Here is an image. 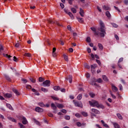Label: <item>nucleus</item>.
<instances>
[{
  "label": "nucleus",
  "instance_id": "nucleus-1",
  "mask_svg": "<svg viewBox=\"0 0 128 128\" xmlns=\"http://www.w3.org/2000/svg\"><path fill=\"white\" fill-rule=\"evenodd\" d=\"M100 27L97 28L98 31H96V29L94 27H91L90 30L94 32L95 36H99L100 34V36L102 38H104V34H106V26L102 20H100Z\"/></svg>",
  "mask_w": 128,
  "mask_h": 128
},
{
  "label": "nucleus",
  "instance_id": "nucleus-2",
  "mask_svg": "<svg viewBox=\"0 0 128 128\" xmlns=\"http://www.w3.org/2000/svg\"><path fill=\"white\" fill-rule=\"evenodd\" d=\"M89 104L91 106H96L98 108H102V110H104V105L98 104V102L96 100L89 101Z\"/></svg>",
  "mask_w": 128,
  "mask_h": 128
},
{
  "label": "nucleus",
  "instance_id": "nucleus-3",
  "mask_svg": "<svg viewBox=\"0 0 128 128\" xmlns=\"http://www.w3.org/2000/svg\"><path fill=\"white\" fill-rule=\"evenodd\" d=\"M42 86H44L46 88V86H50V80H46L42 82V83L40 84Z\"/></svg>",
  "mask_w": 128,
  "mask_h": 128
},
{
  "label": "nucleus",
  "instance_id": "nucleus-4",
  "mask_svg": "<svg viewBox=\"0 0 128 128\" xmlns=\"http://www.w3.org/2000/svg\"><path fill=\"white\" fill-rule=\"evenodd\" d=\"M73 102L76 106H78V108H82V102L74 100Z\"/></svg>",
  "mask_w": 128,
  "mask_h": 128
},
{
  "label": "nucleus",
  "instance_id": "nucleus-5",
  "mask_svg": "<svg viewBox=\"0 0 128 128\" xmlns=\"http://www.w3.org/2000/svg\"><path fill=\"white\" fill-rule=\"evenodd\" d=\"M91 112H92L95 114H100V112L96 108H92Z\"/></svg>",
  "mask_w": 128,
  "mask_h": 128
},
{
  "label": "nucleus",
  "instance_id": "nucleus-6",
  "mask_svg": "<svg viewBox=\"0 0 128 128\" xmlns=\"http://www.w3.org/2000/svg\"><path fill=\"white\" fill-rule=\"evenodd\" d=\"M68 77H66L65 78V80H69V82L70 84H72V75H68Z\"/></svg>",
  "mask_w": 128,
  "mask_h": 128
},
{
  "label": "nucleus",
  "instance_id": "nucleus-7",
  "mask_svg": "<svg viewBox=\"0 0 128 128\" xmlns=\"http://www.w3.org/2000/svg\"><path fill=\"white\" fill-rule=\"evenodd\" d=\"M36 111L38 112H44V109L40 107H37L36 108Z\"/></svg>",
  "mask_w": 128,
  "mask_h": 128
},
{
  "label": "nucleus",
  "instance_id": "nucleus-8",
  "mask_svg": "<svg viewBox=\"0 0 128 128\" xmlns=\"http://www.w3.org/2000/svg\"><path fill=\"white\" fill-rule=\"evenodd\" d=\"M12 95L10 93H6L4 94V97L5 98H12Z\"/></svg>",
  "mask_w": 128,
  "mask_h": 128
},
{
  "label": "nucleus",
  "instance_id": "nucleus-9",
  "mask_svg": "<svg viewBox=\"0 0 128 128\" xmlns=\"http://www.w3.org/2000/svg\"><path fill=\"white\" fill-rule=\"evenodd\" d=\"M12 90L16 94V96H20V93L17 90L14 89V88H12Z\"/></svg>",
  "mask_w": 128,
  "mask_h": 128
},
{
  "label": "nucleus",
  "instance_id": "nucleus-10",
  "mask_svg": "<svg viewBox=\"0 0 128 128\" xmlns=\"http://www.w3.org/2000/svg\"><path fill=\"white\" fill-rule=\"evenodd\" d=\"M22 120L23 124H28V120H26V118L25 117H22Z\"/></svg>",
  "mask_w": 128,
  "mask_h": 128
},
{
  "label": "nucleus",
  "instance_id": "nucleus-11",
  "mask_svg": "<svg viewBox=\"0 0 128 128\" xmlns=\"http://www.w3.org/2000/svg\"><path fill=\"white\" fill-rule=\"evenodd\" d=\"M112 90H114V92H118V88H116V86H114V84H112Z\"/></svg>",
  "mask_w": 128,
  "mask_h": 128
},
{
  "label": "nucleus",
  "instance_id": "nucleus-12",
  "mask_svg": "<svg viewBox=\"0 0 128 128\" xmlns=\"http://www.w3.org/2000/svg\"><path fill=\"white\" fill-rule=\"evenodd\" d=\"M102 80L105 82H108V77L106 75H103L102 76Z\"/></svg>",
  "mask_w": 128,
  "mask_h": 128
},
{
  "label": "nucleus",
  "instance_id": "nucleus-13",
  "mask_svg": "<svg viewBox=\"0 0 128 128\" xmlns=\"http://www.w3.org/2000/svg\"><path fill=\"white\" fill-rule=\"evenodd\" d=\"M113 124L115 128H120V124H118L116 122L113 123Z\"/></svg>",
  "mask_w": 128,
  "mask_h": 128
},
{
  "label": "nucleus",
  "instance_id": "nucleus-14",
  "mask_svg": "<svg viewBox=\"0 0 128 128\" xmlns=\"http://www.w3.org/2000/svg\"><path fill=\"white\" fill-rule=\"evenodd\" d=\"M76 18L78 22H80V23L84 22V20H82V18L77 16Z\"/></svg>",
  "mask_w": 128,
  "mask_h": 128
},
{
  "label": "nucleus",
  "instance_id": "nucleus-15",
  "mask_svg": "<svg viewBox=\"0 0 128 128\" xmlns=\"http://www.w3.org/2000/svg\"><path fill=\"white\" fill-rule=\"evenodd\" d=\"M6 106H7L8 108H9L10 110H14V109L12 108V105H10V104H6Z\"/></svg>",
  "mask_w": 128,
  "mask_h": 128
},
{
  "label": "nucleus",
  "instance_id": "nucleus-16",
  "mask_svg": "<svg viewBox=\"0 0 128 128\" xmlns=\"http://www.w3.org/2000/svg\"><path fill=\"white\" fill-rule=\"evenodd\" d=\"M51 107L52 108V110H56V106L54 103L51 104Z\"/></svg>",
  "mask_w": 128,
  "mask_h": 128
},
{
  "label": "nucleus",
  "instance_id": "nucleus-17",
  "mask_svg": "<svg viewBox=\"0 0 128 128\" xmlns=\"http://www.w3.org/2000/svg\"><path fill=\"white\" fill-rule=\"evenodd\" d=\"M68 14L70 18H71L72 20H74V15L72 14V13L71 12H68Z\"/></svg>",
  "mask_w": 128,
  "mask_h": 128
},
{
  "label": "nucleus",
  "instance_id": "nucleus-18",
  "mask_svg": "<svg viewBox=\"0 0 128 128\" xmlns=\"http://www.w3.org/2000/svg\"><path fill=\"white\" fill-rule=\"evenodd\" d=\"M63 56L64 58V60L66 62H68V56H66V54H63Z\"/></svg>",
  "mask_w": 128,
  "mask_h": 128
},
{
  "label": "nucleus",
  "instance_id": "nucleus-19",
  "mask_svg": "<svg viewBox=\"0 0 128 128\" xmlns=\"http://www.w3.org/2000/svg\"><path fill=\"white\" fill-rule=\"evenodd\" d=\"M42 92H48V90L46 88H41Z\"/></svg>",
  "mask_w": 128,
  "mask_h": 128
},
{
  "label": "nucleus",
  "instance_id": "nucleus-20",
  "mask_svg": "<svg viewBox=\"0 0 128 128\" xmlns=\"http://www.w3.org/2000/svg\"><path fill=\"white\" fill-rule=\"evenodd\" d=\"M34 122L36 124H38V126H40V122L38 121L36 118H33Z\"/></svg>",
  "mask_w": 128,
  "mask_h": 128
},
{
  "label": "nucleus",
  "instance_id": "nucleus-21",
  "mask_svg": "<svg viewBox=\"0 0 128 128\" xmlns=\"http://www.w3.org/2000/svg\"><path fill=\"white\" fill-rule=\"evenodd\" d=\"M56 106H57V108H62L64 106L62 104H58Z\"/></svg>",
  "mask_w": 128,
  "mask_h": 128
},
{
  "label": "nucleus",
  "instance_id": "nucleus-22",
  "mask_svg": "<svg viewBox=\"0 0 128 128\" xmlns=\"http://www.w3.org/2000/svg\"><path fill=\"white\" fill-rule=\"evenodd\" d=\"M106 16H107V18H110V16H112L110 13V12L108 11L106 12Z\"/></svg>",
  "mask_w": 128,
  "mask_h": 128
},
{
  "label": "nucleus",
  "instance_id": "nucleus-23",
  "mask_svg": "<svg viewBox=\"0 0 128 128\" xmlns=\"http://www.w3.org/2000/svg\"><path fill=\"white\" fill-rule=\"evenodd\" d=\"M54 90H60V86H55L54 87Z\"/></svg>",
  "mask_w": 128,
  "mask_h": 128
},
{
  "label": "nucleus",
  "instance_id": "nucleus-24",
  "mask_svg": "<svg viewBox=\"0 0 128 128\" xmlns=\"http://www.w3.org/2000/svg\"><path fill=\"white\" fill-rule=\"evenodd\" d=\"M5 78H6V80H8V82H10V78L9 76L6 74H4Z\"/></svg>",
  "mask_w": 128,
  "mask_h": 128
},
{
  "label": "nucleus",
  "instance_id": "nucleus-25",
  "mask_svg": "<svg viewBox=\"0 0 128 128\" xmlns=\"http://www.w3.org/2000/svg\"><path fill=\"white\" fill-rule=\"evenodd\" d=\"M104 10H110V7H108V6H106V5L104 6H102Z\"/></svg>",
  "mask_w": 128,
  "mask_h": 128
},
{
  "label": "nucleus",
  "instance_id": "nucleus-26",
  "mask_svg": "<svg viewBox=\"0 0 128 128\" xmlns=\"http://www.w3.org/2000/svg\"><path fill=\"white\" fill-rule=\"evenodd\" d=\"M84 68H88V70H90V66L88 64H87V63H84Z\"/></svg>",
  "mask_w": 128,
  "mask_h": 128
},
{
  "label": "nucleus",
  "instance_id": "nucleus-27",
  "mask_svg": "<svg viewBox=\"0 0 128 128\" xmlns=\"http://www.w3.org/2000/svg\"><path fill=\"white\" fill-rule=\"evenodd\" d=\"M51 98H52V100H60V98H58V97H56L54 96H52Z\"/></svg>",
  "mask_w": 128,
  "mask_h": 128
},
{
  "label": "nucleus",
  "instance_id": "nucleus-28",
  "mask_svg": "<svg viewBox=\"0 0 128 128\" xmlns=\"http://www.w3.org/2000/svg\"><path fill=\"white\" fill-rule=\"evenodd\" d=\"M8 120H11L12 122H16V119H14V118H8Z\"/></svg>",
  "mask_w": 128,
  "mask_h": 128
},
{
  "label": "nucleus",
  "instance_id": "nucleus-29",
  "mask_svg": "<svg viewBox=\"0 0 128 128\" xmlns=\"http://www.w3.org/2000/svg\"><path fill=\"white\" fill-rule=\"evenodd\" d=\"M38 105L41 106V108H46V106L44 104V102H39Z\"/></svg>",
  "mask_w": 128,
  "mask_h": 128
},
{
  "label": "nucleus",
  "instance_id": "nucleus-30",
  "mask_svg": "<svg viewBox=\"0 0 128 128\" xmlns=\"http://www.w3.org/2000/svg\"><path fill=\"white\" fill-rule=\"evenodd\" d=\"M77 98L78 100H80L82 98V94H79L77 97Z\"/></svg>",
  "mask_w": 128,
  "mask_h": 128
},
{
  "label": "nucleus",
  "instance_id": "nucleus-31",
  "mask_svg": "<svg viewBox=\"0 0 128 128\" xmlns=\"http://www.w3.org/2000/svg\"><path fill=\"white\" fill-rule=\"evenodd\" d=\"M71 11L72 12H73V14H76V10L74 8H71Z\"/></svg>",
  "mask_w": 128,
  "mask_h": 128
},
{
  "label": "nucleus",
  "instance_id": "nucleus-32",
  "mask_svg": "<svg viewBox=\"0 0 128 128\" xmlns=\"http://www.w3.org/2000/svg\"><path fill=\"white\" fill-rule=\"evenodd\" d=\"M38 82H44V78L40 77L38 78Z\"/></svg>",
  "mask_w": 128,
  "mask_h": 128
},
{
  "label": "nucleus",
  "instance_id": "nucleus-33",
  "mask_svg": "<svg viewBox=\"0 0 128 128\" xmlns=\"http://www.w3.org/2000/svg\"><path fill=\"white\" fill-rule=\"evenodd\" d=\"M86 42H92V40L90 39V36L87 37V38L86 39Z\"/></svg>",
  "mask_w": 128,
  "mask_h": 128
},
{
  "label": "nucleus",
  "instance_id": "nucleus-34",
  "mask_svg": "<svg viewBox=\"0 0 128 128\" xmlns=\"http://www.w3.org/2000/svg\"><path fill=\"white\" fill-rule=\"evenodd\" d=\"M98 82V84H101V82H102V78H99L98 80H96V82Z\"/></svg>",
  "mask_w": 128,
  "mask_h": 128
},
{
  "label": "nucleus",
  "instance_id": "nucleus-35",
  "mask_svg": "<svg viewBox=\"0 0 128 128\" xmlns=\"http://www.w3.org/2000/svg\"><path fill=\"white\" fill-rule=\"evenodd\" d=\"M98 46L99 47V48H100V50H103L104 49V46H102V44H98Z\"/></svg>",
  "mask_w": 128,
  "mask_h": 128
},
{
  "label": "nucleus",
  "instance_id": "nucleus-36",
  "mask_svg": "<svg viewBox=\"0 0 128 128\" xmlns=\"http://www.w3.org/2000/svg\"><path fill=\"white\" fill-rule=\"evenodd\" d=\"M3 55L6 58H12V56H10V55H8V54H4Z\"/></svg>",
  "mask_w": 128,
  "mask_h": 128
},
{
  "label": "nucleus",
  "instance_id": "nucleus-37",
  "mask_svg": "<svg viewBox=\"0 0 128 128\" xmlns=\"http://www.w3.org/2000/svg\"><path fill=\"white\" fill-rule=\"evenodd\" d=\"M117 116L120 120H122V116L120 114H117Z\"/></svg>",
  "mask_w": 128,
  "mask_h": 128
},
{
  "label": "nucleus",
  "instance_id": "nucleus-38",
  "mask_svg": "<svg viewBox=\"0 0 128 128\" xmlns=\"http://www.w3.org/2000/svg\"><path fill=\"white\" fill-rule=\"evenodd\" d=\"M113 28H118V25L116 24V23H112Z\"/></svg>",
  "mask_w": 128,
  "mask_h": 128
},
{
  "label": "nucleus",
  "instance_id": "nucleus-39",
  "mask_svg": "<svg viewBox=\"0 0 128 128\" xmlns=\"http://www.w3.org/2000/svg\"><path fill=\"white\" fill-rule=\"evenodd\" d=\"M90 96H91V98H94V96H96V94L92 93V92H90L89 94Z\"/></svg>",
  "mask_w": 128,
  "mask_h": 128
},
{
  "label": "nucleus",
  "instance_id": "nucleus-40",
  "mask_svg": "<svg viewBox=\"0 0 128 128\" xmlns=\"http://www.w3.org/2000/svg\"><path fill=\"white\" fill-rule=\"evenodd\" d=\"M65 120H70V116H64Z\"/></svg>",
  "mask_w": 128,
  "mask_h": 128
},
{
  "label": "nucleus",
  "instance_id": "nucleus-41",
  "mask_svg": "<svg viewBox=\"0 0 128 128\" xmlns=\"http://www.w3.org/2000/svg\"><path fill=\"white\" fill-rule=\"evenodd\" d=\"M25 56H28V58H30L32 54L30 53H25L24 54Z\"/></svg>",
  "mask_w": 128,
  "mask_h": 128
},
{
  "label": "nucleus",
  "instance_id": "nucleus-42",
  "mask_svg": "<svg viewBox=\"0 0 128 128\" xmlns=\"http://www.w3.org/2000/svg\"><path fill=\"white\" fill-rule=\"evenodd\" d=\"M60 92H66V88H60Z\"/></svg>",
  "mask_w": 128,
  "mask_h": 128
},
{
  "label": "nucleus",
  "instance_id": "nucleus-43",
  "mask_svg": "<svg viewBox=\"0 0 128 128\" xmlns=\"http://www.w3.org/2000/svg\"><path fill=\"white\" fill-rule=\"evenodd\" d=\"M96 60L99 66H100L102 64V63L100 62V60L96 59Z\"/></svg>",
  "mask_w": 128,
  "mask_h": 128
},
{
  "label": "nucleus",
  "instance_id": "nucleus-44",
  "mask_svg": "<svg viewBox=\"0 0 128 128\" xmlns=\"http://www.w3.org/2000/svg\"><path fill=\"white\" fill-rule=\"evenodd\" d=\"M82 114L84 116H88V113L86 112H82Z\"/></svg>",
  "mask_w": 128,
  "mask_h": 128
},
{
  "label": "nucleus",
  "instance_id": "nucleus-45",
  "mask_svg": "<svg viewBox=\"0 0 128 128\" xmlns=\"http://www.w3.org/2000/svg\"><path fill=\"white\" fill-rule=\"evenodd\" d=\"M76 124L78 126H82V123H80V122H77Z\"/></svg>",
  "mask_w": 128,
  "mask_h": 128
},
{
  "label": "nucleus",
  "instance_id": "nucleus-46",
  "mask_svg": "<svg viewBox=\"0 0 128 128\" xmlns=\"http://www.w3.org/2000/svg\"><path fill=\"white\" fill-rule=\"evenodd\" d=\"M90 84H92V86H98V84L96 83H95L94 82H91L90 83Z\"/></svg>",
  "mask_w": 128,
  "mask_h": 128
},
{
  "label": "nucleus",
  "instance_id": "nucleus-47",
  "mask_svg": "<svg viewBox=\"0 0 128 128\" xmlns=\"http://www.w3.org/2000/svg\"><path fill=\"white\" fill-rule=\"evenodd\" d=\"M14 62H16L18 60V58H17L16 56H14V59H13Z\"/></svg>",
  "mask_w": 128,
  "mask_h": 128
},
{
  "label": "nucleus",
  "instance_id": "nucleus-48",
  "mask_svg": "<svg viewBox=\"0 0 128 128\" xmlns=\"http://www.w3.org/2000/svg\"><path fill=\"white\" fill-rule=\"evenodd\" d=\"M26 88H28V90H30L32 88V86L30 85H26Z\"/></svg>",
  "mask_w": 128,
  "mask_h": 128
},
{
  "label": "nucleus",
  "instance_id": "nucleus-49",
  "mask_svg": "<svg viewBox=\"0 0 128 128\" xmlns=\"http://www.w3.org/2000/svg\"><path fill=\"white\" fill-rule=\"evenodd\" d=\"M30 82H33L34 84V82H36V80H34L32 78H30Z\"/></svg>",
  "mask_w": 128,
  "mask_h": 128
},
{
  "label": "nucleus",
  "instance_id": "nucleus-50",
  "mask_svg": "<svg viewBox=\"0 0 128 128\" xmlns=\"http://www.w3.org/2000/svg\"><path fill=\"white\" fill-rule=\"evenodd\" d=\"M123 60H124V58H120L118 61V64H120V62H122Z\"/></svg>",
  "mask_w": 128,
  "mask_h": 128
},
{
  "label": "nucleus",
  "instance_id": "nucleus-51",
  "mask_svg": "<svg viewBox=\"0 0 128 128\" xmlns=\"http://www.w3.org/2000/svg\"><path fill=\"white\" fill-rule=\"evenodd\" d=\"M124 2L126 6H128V0H124Z\"/></svg>",
  "mask_w": 128,
  "mask_h": 128
},
{
  "label": "nucleus",
  "instance_id": "nucleus-52",
  "mask_svg": "<svg viewBox=\"0 0 128 128\" xmlns=\"http://www.w3.org/2000/svg\"><path fill=\"white\" fill-rule=\"evenodd\" d=\"M91 82H96V78H92Z\"/></svg>",
  "mask_w": 128,
  "mask_h": 128
},
{
  "label": "nucleus",
  "instance_id": "nucleus-53",
  "mask_svg": "<svg viewBox=\"0 0 128 128\" xmlns=\"http://www.w3.org/2000/svg\"><path fill=\"white\" fill-rule=\"evenodd\" d=\"M114 8H115V10H118V12H120V9L118 7L114 6Z\"/></svg>",
  "mask_w": 128,
  "mask_h": 128
},
{
  "label": "nucleus",
  "instance_id": "nucleus-54",
  "mask_svg": "<svg viewBox=\"0 0 128 128\" xmlns=\"http://www.w3.org/2000/svg\"><path fill=\"white\" fill-rule=\"evenodd\" d=\"M87 50H88V54H90V52H92V50L90 48H87Z\"/></svg>",
  "mask_w": 128,
  "mask_h": 128
},
{
  "label": "nucleus",
  "instance_id": "nucleus-55",
  "mask_svg": "<svg viewBox=\"0 0 128 128\" xmlns=\"http://www.w3.org/2000/svg\"><path fill=\"white\" fill-rule=\"evenodd\" d=\"M22 82H24L25 84L28 82V80L26 78H22Z\"/></svg>",
  "mask_w": 128,
  "mask_h": 128
},
{
  "label": "nucleus",
  "instance_id": "nucleus-56",
  "mask_svg": "<svg viewBox=\"0 0 128 128\" xmlns=\"http://www.w3.org/2000/svg\"><path fill=\"white\" fill-rule=\"evenodd\" d=\"M75 116L76 118H80V115L78 113H76L75 114Z\"/></svg>",
  "mask_w": 128,
  "mask_h": 128
},
{
  "label": "nucleus",
  "instance_id": "nucleus-57",
  "mask_svg": "<svg viewBox=\"0 0 128 128\" xmlns=\"http://www.w3.org/2000/svg\"><path fill=\"white\" fill-rule=\"evenodd\" d=\"M86 78H90V74L87 73L86 74Z\"/></svg>",
  "mask_w": 128,
  "mask_h": 128
},
{
  "label": "nucleus",
  "instance_id": "nucleus-58",
  "mask_svg": "<svg viewBox=\"0 0 128 128\" xmlns=\"http://www.w3.org/2000/svg\"><path fill=\"white\" fill-rule=\"evenodd\" d=\"M20 46V43H18V42L15 44L16 48H18Z\"/></svg>",
  "mask_w": 128,
  "mask_h": 128
},
{
  "label": "nucleus",
  "instance_id": "nucleus-59",
  "mask_svg": "<svg viewBox=\"0 0 128 128\" xmlns=\"http://www.w3.org/2000/svg\"><path fill=\"white\" fill-rule=\"evenodd\" d=\"M67 28H68V30L70 31L72 30V27L70 25L67 26Z\"/></svg>",
  "mask_w": 128,
  "mask_h": 128
},
{
  "label": "nucleus",
  "instance_id": "nucleus-60",
  "mask_svg": "<svg viewBox=\"0 0 128 128\" xmlns=\"http://www.w3.org/2000/svg\"><path fill=\"white\" fill-rule=\"evenodd\" d=\"M103 126H104V128H110V126H108V124L106 123L103 125Z\"/></svg>",
  "mask_w": 128,
  "mask_h": 128
},
{
  "label": "nucleus",
  "instance_id": "nucleus-61",
  "mask_svg": "<svg viewBox=\"0 0 128 128\" xmlns=\"http://www.w3.org/2000/svg\"><path fill=\"white\" fill-rule=\"evenodd\" d=\"M60 6H61L62 8H64V5L62 3H60Z\"/></svg>",
  "mask_w": 128,
  "mask_h": 128
},
{
  "label": "nucleus",
  "instance_id": "nucleus-62",
  "mask_svg": "<svg viewBox=\"0 0 128 128\" xmlns=\"http://www.w3.org/2000/svg\"><path fill=\"white\" fill-rule=\"evenodd\" d=\"M115 38H116V40H120V38H118V36L116 34H115L114 36Z\"/></svg>",
  "mask_w": 128,
  "mask_h": 128
},
{
  "label": "nucleus",
  "instance_id": "nucleus-63",
  "mask_svg": "<svg viewBox=\"0 0 128 128\" xmlns=\"http://www.w3.org/2000/svg\"><path fill=\"white\" fill-rule=\"evenodd\" d=\"M90 56H91V58H92V60H94V54H92V53L91 54H90Z\"/></svg>",
  "mask_w": 128,
  "mask_h": 128
},
{
  "label": "nucleus",
  "instance_id": "nucleus-64",
  "mask_svg": "<svg viewBox=\"0 0 128 128\" xmlns=\"http://www.w3.org/2000/svg\"><path fill=\"white\" fill-rule=\"evenodd\" d=\"M61 112H63V114H66V110L62 109V110H61Z\"/></svg>",
  "mask_w": 128,
  "mask_h": 128
}]
</instances>
